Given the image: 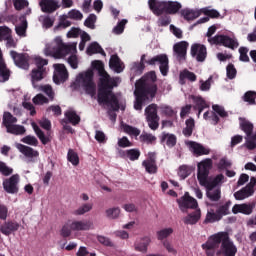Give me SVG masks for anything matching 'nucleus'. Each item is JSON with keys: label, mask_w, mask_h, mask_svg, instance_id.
Returning a JSON list of instances; mask_svg holds the SVG:
<instances>
[{"label": "nucleus", "mask_w": 256, "mask_h": 256, "mask_svg": "<svg viewBox=\"0 0 256 256\" xmlns=\"http://www.w3.org/2000/svg\"><path fill=\"white\" fill-rule=\"evenodd\" d=\"M229 207H231V201H228L225 204L218 206V208L216 209V213L218 214L220 219H223L225 215H229Z\"/></svg>", "instance_id": "obj_42"}, {"label": "nucleus", "mask_w": 256, "mask_h": 256, "mask_svg": "<svg viewBox=\"0 0 256 256\" xmlns=\"http://www.w3.org/2000/svg\"><path fill=\"white\" fill-rule=\"evenodd\" d=\"M191 56L195 57L196 61H198V63H203V61H205V59H207V47H205V45L202 44H193L191 46Z\"/></svg>", "instance_id": "obj_15"}, {"label": "nucleus", "mask_w": 256, "mask_h": 256, "mask_svg": "<svg viewBox=\"0 0 256 256\" xmlns=\"http://www.w3.org/2000/svg\"><path fill=\"white\" fill-rule=\"evenodd\" d=\"M122 156L127 157L130 161H137L141 157V151L137 148H132L126 151L120 152Z\"/></svg>", "instance_id": "obj_34"}, {"label": "nucleus", "mask_w": 256, "mask_h": 256, "mask_svg": "<svg viewBox=\"0 0 256 256\" xmlns=\"http://www.w3.org/2000/svg\"><path fill=\"white\" fill-rule=\"evenodd\" d=\"M94 77L95 73H93V70H87L86 72L80 73L76 78L80 87H82L87 95H91V97H94L97 93V84L93 80Z\"/></svg>", "instance_id": "obj_5"}, {"label": "nucleus", "mask_w": 256, "mask_h": 256, "mask_svg": "<svg viewBox=\"0 0 256 256\" xmlns=\"http://www.w3.org/2000/svg\"><path fill=\"white\" fill-rule=\"evenodd\" d=\"M212 109L214 113H217V115H219V117H222L223 119L225 117H229V113H227V111H225V108L223 106H220L219 104H214L212 106Z\"/></svg>", "instance_id": "obj_55"}, {"label": "nucleus", "mask_w": 256, "mask_h": 256, "mask_svg": "<svg viewBox=\"0 0 256 256\" xmlns=\"http://www.w3.org/2000/svg\"><path fill=\"white\" fill-rule=\"evenodd\" d=\"M65 117L71 123V125H79V123H81V117L73 110L66 111Z\"/></svg>", "instance_id": "obj_39"}, {"label": "nucleus", "mask_w": 256, "mask_h": 256, "mask_svg": "<svg viewBox=\"0 0 256 256\" xmlns=\"http://www.w3.org/2000/svg\"><path fill=\"white\" fill-rule=\"evenodd\" d=\"M19 227L20 225L17 221L9 220L4 222L0 226V233H2V235H5L6 237H9L11 233H15V231H19Z\"/></svg>", "instance_id": "obj_19"}, {"label": "nucleus", "mask_w": 256, "mask_h": 256, "mask_svg": "<svg viewBox=\"0 0 256 256\" xmlns=\"http://www.w3.org/2000/svg\"><path fill=\"white\" fill-rule=\"evenodd\" d=\"M239 53H240V61H242L243 63H249L250 59H249V55H247L249 53V48L247 47H240L239 48Z\"/></svg>", "instance_id": "obj_58"}, {"label": "nucleus", "mask_w": 256, "mask_h": 256, "mask_svg": "<svg viewBox=\"0 0 256 256\" xmlns=\"http://www.w3.org/2000/svg\"><path fill=\"white\" fill-rule=\"evenodd\" d=\"M55 48H54V57L57 59H61L62 57H65L66 55H69L75 49L74 45H67L63 43V39L61 36H57L54 39Z\"/></svg>", "instance_id": "obj_10"}, {"label": "nucleus", "mask_w": 256, "mask_h": 256, "mask_svg": "<svg viewBox=\"0 0 256 256\" xmlns=\"http://www.w3.org/2000/svg\"><path fill=\"white\" fill-rule=\"evenodd\" d=\"M109 67L115 71V73H123V69H125L123 62H121V58H119L117 54H114L110 57Z\"/></svg>", "instance_id": "obj_24"}, {"label": "nucleus", "mask_w": 256, "mask_h": 256, "mask_svg": "<svg viewBox=\"0 0 256 256\" xmlns=\"http://www.w3.org/2000/svg\"><path fill=\"white\" fill-rule=\"evenodd\" d=\"M197 179L201 187L205 189H215L225 182V175L218 174L213 179L209 178V173L213 169V160L211 158H206L202 160L197 165Z\"/></svg>", "instance_id": "obj_4"}, {"label": "nucleus", "mask_w": 256, "mask_h": 256, "mask_svg": "<svg viewBox=\"0 0 256 256\" xmlns=\"http://www.w3.org/2000/svg\"><path fill=\"white\" fill-rule=\"evenodd\" d=\"M34 105H45L49 103V98L45 97L43 94H37L33 99H32Z\"/></svg>", "instance_id": "obj_56"}, {"label": "nucleus", "mask_w": 256, "mask_h": 256, "mask_svg": "<svg viewBox=\"0 0 256 256\" xmlns=\"http://www.w3.org/2000/svg\"><path fill=\"white\" fill-rule=\"evenodd\" d=\"M9 77H11V70L7 68L5 59H3V51L0 48V83L9 81Z\"/></svg>", "instance_id": "obj_22"}, {"label": "nucleus", "mask_w": 256, "mask_h": 256, "mask_svg": "<svg viewBox=\"0 0 256 256\" xmlns=\"http://www.w3.org/2000/svg\"><path fill=\"white\" fill-rule=\"evenodd\" d=\"M142 166L150 175L157 173V161L155 160V153L150 152L148 158L142 162Z\"/></svg>", "instance_id": "obj_18"}, {"label": "nucleus", "mask_w": 256, "mask_h": 256, "mask_svg": "<svg viewBox=\"0 0 256 256\" xmlns=\"http://www.w3.org/2000/svg\"><path fill=\"white\" fill-rule=\"evenodd\" d=\"M202 249L207 256H236L237 246L231 240L229 232H218L208 237L202 244Z\"/></svg>", "instance_id": "obj_2"}, {"label": "nucleus", "mask_w": 256, "mask_h": 256, "mask_svg": "<svg viewBox=\"0 0 256 256\" xmlns=\"http://www.w3.org/2000/svg\"><path fill=\"white\" fill-rule=\"evenodd\" d=\"M256 92L255 91H247L243 96V101L248 103L249 105H256Z\"/></svg>", "instance_id": "obj_46"}, {"label": "nucleus", "mask_w": 256, "mask_h": 256, "mask_svg": "<svg viewBox=\"0 0 256 256\" xmlns=\"http://www.w3.org/2000/svg\"><path fill=\"white\" fill-rule=\"evenodd\" d=\"M73 231V228H71V224H65L61 231H60V235L61 237H63L64 239H67V237H71V232Z\"/></svg>", "instance_id": "obj_63"}, {"label": "nucleus", "mask_w": 256, "mask_h": 256, "mask_svg": "<svg viewBox=\"0 0 256 256\" xmlns=\"http://www.w3.org/2000/svg\"><path fill=\"white\" fill-rule=\"evenodd\" d=\"M34 63L36 65V68H34L31 71V79H32L33 87L37 89V86L35 85V83L45 78V73L47 72V69L45 68V66L49 65V60L43 59L40 56H36L34 58Z\"/></svg>", "instance_id": "obj_6"}, {"label": "nucleus", "mask_w": 256, "mask_h": 256, "mask_svg": "<svg viewBox=\"0 0 256 256\" xmlns=\"http://www.w3.org/2000/svg\"><path fill=\"white\" fill-rule=\"evenodd\" d=\"M19 181V174L6 178L2 183L4 191L10 195H16V193H19Z\"/></svg>", "instance_id": "obj_11"}, {"label": "nucleus", "mask_w": 256, "mask_h": 256, "mask_svg": "<svg viewBox=\"0 0 256 256\" xmlns=\"http://www.w3.org/2000/svg\"><path fill=\"white\" fill-rule=\"evenodd\" d=\"M191 172V167H189L188 165H182L179 167L178 176L180 177V179H187V177L191 175Z\"/></svg>", "instance_id": "obj_48"}, {"label": "nucleus", "mask_w": 256, "mask_h": 256, "mask_svg": "<svg viewBox=\"0 0 256 256\" xmlns=\"http://www.w3.org/2000/svg\"><path fill=\"white\" fill-rule=\"evenodd\" d=\"M181 16L185 21H195V19L201 17V10L184 9L181 10Z\"/></svg>", "instance_id": "obj_29"}, {"label": "nucleus", "mask_w": 256, "mask_h": 256, "mask_svg": "<svg viewBox=\"0 0 256 256\" xmlns=\"http://www.w3.org/2000/svg\"><path fill=\"white\" fill-rule=\"evenodd\" d=\"M145 63L147 65H160V73L163 75V77H167L169 75V56L167 54H158L154 57H152L149 60H145Z\"/></svg>", "instance_id": "obj_8"}, {"label": "nucleus", "mask_w": 256, "mask_h": 256, "mask_svg": "<svg viewBox=\"0 0 256 256\" xmlns=\"http://www.w3.org/2000/svg\"><path fill=\"white\" fill-rule=\"evenodd\" d=\"M91 209H93V204H83L81 207L74 211V215H85V213H89Z\"/></svg>", "instance_id": "obj_53"}, {"label": "nucleus", "mask_w": 256, "mask_h": 256, "mask_svg": "<svg viewBox=\"0 0 256 256\" xmlns=\"http://www.w3.org/2000/svg\"><path fill=\"white\" fill-rule=\"evenodd\" d=\"M155 83H157V74L155 71L146 73L142 79L136 83V89L134 91L136 97L134 109H136V111H142L143 103L149 101V97L155 99V95H157V85Z\"/></svg>", "instance_id": "obj_3"}, {"label": "nucleus", "mask_w": 256, "mask_h": 256, "mask_svg": "<svg viewBox=\"0 0 256 256\" xmlns=\"http://www.w3.org/2000/svg\"><path fill=\"white\" fill-rule=\"evenodd\" d=\"M178 204L181 209H197L199 207L197 200L189 196L188 192L185 193L181 200H178Z\"/></svg>", "instance_id": "obj_20"}, {"label": "nucleus", "mask_w": 256, "mask_h": 256, "mask_svg": "<svg viewBox=\"0 0 256 256\" xmlns=\"http://www.w3.org/2000/svg\"><path fill=\"white\" fill-rule=\"evenodd\" d=\"M160 142L165 143L167 147L172 149V147H175V145H177V136L175 134L162 132L160 136Z\"/></svg>", "instance_id": "obj_25"}, {"label": "nucleus", "mask_w": 256, "mask_h": 256, "mask_svg": "<svg viewBox=\"0 0 256 256\" xmlns=\"http://www.w3.org/2000/svg\"><path fill=\"white\" fill-rule=\"evenodd\" d=\"M67 159L72 165H79V155L73 151V149H70L67 154Z\"/></svg>", "instance_id": "obj_52"}, {"label": "nucleus", "mask_w": 256, "mask_h": 256, "mask_svg": "<svg viewBox=\"0 0 256 256\" xmlns=\"http://www.w3.org/2000/svg\"><path fill=\"white\" fill-rule=\"evenodd\" d=\"M251 195L253 194L245 187L234 193V197L237 201H243V199H247V197H251Z\"/></svg>", "instance_id": "obj_45"}, {"label": "nucleus", "mask_w": 256, "mask_h": 256, "mask_svg": "<svg viewBox=\"0 0 256 256\" xmlns=\"http://www.w3.org/2000/svg\"><path fill=\"white\" fill-rule=\"evenodd\" d=\"M192 99L195 103V105H194L195 111H197V108H199V107H209V105H207V102L205 101V99H203V97H201V96H192Z\"/></svg>", "instance_id": "obj_54"}, {"label": "nucleus", "mask_w": 256, "mask_h": 256, "mask_svg": "<svg viewBox=\"0 0 256 256\" xmlns=\"http://www.w3.org/2000/svg\"><path fill=\"white\" fill-rule=\"evenodd\" d=\"M72 231H89L93 229V222L91 221H74L71 223Z\"/></svg>", "instance_id": "obj_26"}, {"label": "nucleus", "mask_w": 256, "mask_h": 256, "mask_svg": "<svg viewBox=\"0 0 256 256\" xmlns=\"http://www.w3.org/2000/svg\"><path fill=\"white\" fill-rule=\"evenodd\" d=\"M39 5L43 13H55L61 7L57 0H41Z\"/></svg>", "instance_id": "obj_21"}, {"label": "nucleus", "mask_w": 256, "mask_h": 256, "mask_svg": "<svg viewBox=\"0 0 256 256\" xmlns=\"http://www.w3.org/2000/svg\"><path fill=\"white\" fill-rule=\"evenodd\" d=\"M182 7L183 6L181 5V3L177 2V1H168V2H166V14L167 15H175V14L179 13V10Z\"/></svg>", "instance_id": "obj_33"}, {"label": "nucleus", "mask_w": 256, "mask_h": 256, "mask_svg": "<svg viewBox=\"0 0 256 256\" xmlns=\"http://www.w3.org/2000/svg\"><path fill=\"white\" fill-rule=\"evenodd\" d=\"M139 140L141 141V143H147L148 145H151V143H154V141H157V137H155L153 134L142 133L139 136Z\"/></svg>", "instance_id": "obj_47"}, {"label": "nucleus", "mask_w": 256, "mask_h": 256, "mask_svg": "<svg viewBox=\"0 0 256 256\" xmlns=\"http://www.w3.org/2000/svg\"><path fill=\"white\" fill-rule=\"evenodd\" d=\"M151 243V238L148 236L140 238L135 242L134 247L135 251H139L140 253H147V249Z\"/></svg>", "instance_id": "obj_27"}, {"label": "nucleus", "mask_w": 256, "mask_h": 256, "mask_svg": "<svg viewBox=\"0 0 256 256\" xmlns=\"http://www.w3.org/2000/svg\"><path fill=\"white\" fill-rule=\"evenodd\" d=\"M0 173L4 175V177H9V175L13 174V168H9L5 162L0 161Z\"/></svg>", "instance_id": "obj_60"}, {"label": "nucleus", "mask_w": 256, "mask_h": 256, "mask_svg": "<svg viewBox=\"0 0 256 256\" xmlns=\"http://www.w3.org/2000/svg\"><path fill=\"white\" fill-rule=\"evenodd\" d=\"M189 150L195 157H201L203 155H209L211 153V149L203 146L202 144L195 142V141H190L188 142Z\"/></svg>", "instance_id": "obj_17"}, {"label": "nucleus", "mask_w": 256, "mask_h": 256, "mask_svg": "<svg viewBox=\"0 0 256 256\" xmlns=\"http://www.w3.org/2000/svg\"><path fill=\"white\" fill-rule=\"evenodd\" d=\"M170 24H171V16H169V14L160 15L158 19L159 27H167Z\"/></svg>", "instance_id": "obj_59"}, {"label": "nucleus", "mask_w": 256, "mask_h": 256, "mask_svg": "<svg viewBox=\"0 0 256 256\" xmlns=\"http://www.w3.org/2000/svg\"><path fill=\"white\" fill-rule=\"evenodd\" d=\"M18 151L22 153L25 157H28L29 159H33V157H39V151L29 147L25 146L23 144H17L16 145Z\"/></svg>", "instance_id": "obj_28"}, {"label": "nucleus", "mask_w": 256, "mask_h": 256, "mask_svg": "<svg viewBox=\"0 0 256 256\" xmlns=\"http://www.w3.org/2000/svg\"><path fill=\"white\" fill-rule=\"evenodd\" d=\"M92 68L98 72V103L99 105H108L113 111H119V99L113 93L115 87H119L121 78L111 77L109 73L105 71V64L101 60H94L91 63Z\"/></svg>", "instance_id": "obj_1"}, {"label": "nucleus", "mask_w": 256, "mask_h": 256, "mask_svg": "<svg viewBox=\"0 0 256 256\" xmlns=\"http://www.w3.org/2000/svg\"><path fill=\"white\" fill-rule=\"evenodd\" d=\"M170 235H173V228H164L157 232V237L159 241H163V239H167Z\"/></svg>", "instance_id": "obj_51"}, {"label": "nucleus", "mask_w": 256, "mask_h": 256, "mask_svg": "<svg viewBox=\"0 0 256 256\" xmlns=\"http://www.w3.org/2000/svg\"><path fill=\"white\" fill-rule=\"evenodd\" d=\"M31 126L36 133L38 139L41 141L42 145H47V143H51V139L45 135V132H43V130L39 128V125H37V123L32 122Z\"/></svg>", "instance_id": "obj_30"}, {"label": "nucleus", "mask_w": 256, "mask_h": 256, "mask_svg": "<svg viewBox=\"0 0 256 256\" xmlns=\"http://www.w3.org/2000/svg\"><path fill=\"white\" fill-rule=\"evenodd\" d=\"M201 15H206V17H210V19H219L221 17V13L215 9H209L208 7L200 9Z\"/></svg>", "instance_id": "obj_41"}, {"label": "nucleus", "mask_w": 256, "mask_h": 256, "mask_svg": "<svg viewBox=\"0 0 256 256\" xmlns=\"http://www.w3.org/2000/svg\"><path fill=\"white\" fill-rule=\"evenodd\" d=\"M123 129H124V133H127V135H130V137H139V135H141V130L129 124H125L123 126Z\"/></svg>", "instance_id": "obj_43"}, {"label": "nucleus", "mask_w": 256, "mask_h": 256, "mask_svg": "<svg viewBox=\"0 0 256 256\" xmlns=\"http://www.w3.org/2000/svg\"><path fill=\"white\" fill-rule=\"evenodd\" d=\"M157 109V104L153 103L148 105L144 111L148 127L152 131H157V129H159V121L161 120V118L159 117V114H157Z\"/></svg>", "instance_id": "obj_7"}, {"label": "nucleus", "mask_w": 256, "mask_h": 256, "mask_svg": "<svg viewBox=\"0 0 256 256\" xmlns=\"http://www.w3.org/2000/svg\"><path fill=\"white\" fill-rule=\"evenodd\" d=\"M185 79H188V81H191V82H195L197 81V75H195V73L187 69H184L182 72H180V75H179L180 85H185Z\"/></svg>", "instance_id": "obj_32"}, {"label": "nucleus", "mask_w": 256, "mask_h": 256, "mask_svg": "<svg viewBox=\"0 0 256 256\" xmlns=\"http://www.w3.org/2000/svg\"><path fill=\"white\" fill-rule=\"evenodd\" d=\"M187 49H189V42L180 41L174 44L173 53L179 63L187 61Z\"/></svg>", "instance_id": "obj_12"}, {"label": "nucleus", "mask_w": 256, "mask_h": 256, "mask_svg": "<svg viewBox=\"0 0 256 256\" xmlns=\"http://www.w3.org/2000/svg\"><path fill=\"white\" fill-rule=\"evenodd\" d=\"M7 133H11V135H25V126L12 124L6 128Z\"/></svg>", "instance_id": "obj_40"}, {"label": "nucleus", "mask_w": 256, "mask_h": 256, "mask_svg": "<svg viewBox=\"0 0 256 256\" xmlns=\"http://www.w3.org/2000/svg\"><path fill=\"white\" fill-rule=\"evenodd\" d=\"M15 123H17V117L13 116V114H11V112H4L2 125H4V127H6V129H7L11 125H15Z\"/></svg>", "instance_id": "obj_37"}, {"label": "nucleus", "mask_w": 256, "mask_h": 256, "mask_svg": "<svg viewBox=\"0 0 256 256\" xmlns=\"http://www.w3.org/2000/svg\"><path fill=\"white\" fill-rule=\"evenodd\" d=\"M148 5L150 11L157 15V17L167 13V1L148 0Z\"/></svg>", "instance_id": "obj_16"}, {"label": "nucleus", "mask_w": 256, "mask_h": 256, "mask_svg": "<svg viewBox=\"0 0 256 256\" xmlns=\"http://www.w3.org/2000/svg\"><path fill=\"white\" fill-rule=\"evenodd\" d=\"M125 25H127V19H122L118 24L113 28V33L115 35H121L125 31Z\"/></svg>", "instance_id": "obj_57"}, {"label": "nucleus", "mask_w": 256, "mask_h": 256, "mask_svg": "<svg viewBox=\"0 0 256 256\" xmlns=\"http://www.w3.org/2000/svg\"><path fill=\"white\" fill-rule=\"evenodd\" d=\"M199 219H201V209H196L185 217L184 223L186 225H196V223H199Z\"/></svg>", "instance_id": "obj_31"}, {"label": "nucleus", "mask_w": 256, "mask_h": 256, "mask_svg": "<svg viewBox=\"0 0 256 256\" xmlns=\"http://www.w3.org/2000/svg\"><path fill=\"white\" fill-rule=\"evenodd\" d=\"M185 125L186 127L182 130V133L185 137H191V135H193V130L195 129V119H187Z\"/></svg>", "instance_id": "obj_36"}, {"label": "nucleus", "mask_w": 256, "mask_h": 256, "mask_svg": "<svg viewBox=\"0 0 256 256\" xmlns=\"http://www.w3.org/2000/svg\"><path fill=\"white\" fill-rule=\"evenodd\" d=\"M68 17L74 21H81V19H83V13L79 10L72 9L68 12Z\"/></svg>", "instance_id": "obj_61"}, {"label": "nucleus", "mask_w": 256, "mask_h": 256, "mask_svg": "<svg viewBox=\"0 0 256 256\" xmlns=\"http://www.w3.org/2000/svg\"><path fill=\"white\" fill-rule=\"evenodd\" d=\"M15 31L19 37H25L27 33V20H23L20 25L16 26Z\"/></svg>", "instance_id": "obj_50"}, {"label": "nucleus", "mask_w": 256, "mask_h": 256, "mask_svg": "<svg viewBox=\"0 0 256 256\" xmlns=\"http://www.w3.org/2000/svg\"><path fill=\"white\" fill-rule=\"evenodd\" d=\"M206 197H208L210 201H219L221 199V188L206 189Z\"/></svg>", "instance_id": "obj_38"}, {"label": "nucleus", "mask_w": 256, "mask_h": 256, "mask_svg": "<svg viewBox=\"0 0 256 256\" xmlns=\"http://www.w3.org/2000/svg\"><path fill=\"white\" fill-rule=\"evenodd\" d=\"M210 45H223L228 49H237L239 47V42L227 35H216L213 38H208Z\"/></svg>", "instance_id": "obj_9"}, {"label": "nucleus", "mask_w": 256, "mask_h": 256, "mask_svg": "<svg viewBox=\"0 0 256 256\" xmlns=\"http://www.w3.org/2000/svg\"><path fill=\"white\" fill-rule=\"evenodd\" d=\"M255 209V204H235L232 208V213H242L243 215H251Z\"/></svg>", "instance_id": "obj_23"}, {"label": "nucleus", "mask_w": 256, "mask_h": 256, "mask_svg": "<svg viewBox=\"0 0 256 256\" xmlns=\"http://www.w3.org/2000/svg\"><path fill=\"white\" fill-rule=\"evenodd\" d=\"M226 75L227 78L230 80L235 79L237 77V68H235V65L233 63H229L226 67Z\"/></svg>", "instance_id": "obj_49"}, {"label": "nucleus", "mask_w": 256, "mask_h": 256, "mask_svg": "<svg viewBox=\"0 0 256 256\" xmlns=\"http://www.w3.org/2000/svg\"><path fill=\"white\" fill-rule=\"evenodd\" d=\"M10 55L17 67L20 69H29V55L28 54H19L17 51H10Z\"/></svg>", "instance_id": "obj_14"}, {"label": "nucleus", "mask_w": 256, "mask_h": 256, "mask_svg": "<svg viewBox=\"0 0 256 256\" xmlns=\"http://www.w3.org/2000/svg\"><path fill=\"white\" fill-rule=\"evenodd\" d=\"M54 69L53 81L56 85H61L69 79V72H67L65 64H54Z\"/></svg>", "instance_id": "obj_13"}, {"label": "nucleus", "mask_w": 256, "mask_h": 256, "mask_svg": "<svg viewBox=\"0 0 256 256\" xmlns=\"http://www.w3.org/2000/svg\"><path fill=\"white\" fill-rule=\"evenodd\" d=\"M22 143H26V145H33L34 147H37V145H39V140H37L35 136L28 135L22 139Z\"/></svg>", "instance_id": "obj_64"}, {"label": "nucleus", "mask_w": 256, "mask_h": 256, "mask_svg": "<svg viewBox=\"0 0 256 256\" xmlns=\"http://www.w3.org/2000/svg\"><path fill=\"white\" fill-rule=\"evenodd\" d=\"M217 221H221V218L218 216L215 210L211 209L207 212L204 223H215Z\"/></svg>", "instance_id": "obj_44"}, {"label": "nucleus", "mask_w": 256, "mask_h": 256, "mask_svg": "<svg viewBox=\"0 0 256 256\" xmlns=\"http://www.w3.org/2000/svg\"><path fill=\"white\" fill-rule=\"evenodd\" d=\"M87 55H95L97 53H100V55H103L105 57V50L99 45L97 42H92L86 50Z\"/></svg>", "instance_id": "obj_35"}, {"label": "nucleus", "mask_w": 256, "mask_h": 256, "mask_svg": "<svg viewBox=\"0 0 256 256\" xmlns=\"http://www.w3.org/2000/svg\"><path fill=\"white\" fill-rule=\"evenodd\" d=\"M95 21H97V16L95 14H90L85 22V27H88L89 29H95Z\"/></svg>", "instance_id": "obj_62"}]
</instances>
